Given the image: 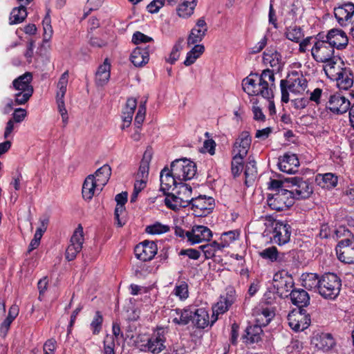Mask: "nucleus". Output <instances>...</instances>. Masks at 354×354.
<instances>
[{
  "instance_id": "1",
  "label": "nucleus",
  "mask_w": 354,
  "mask_h": 354,
  "mask_svg": "<svg viewBox=\"0 0 354 354\" xmlns=\"http://www.w3.org/2000/svg\"><path fill=\"white\" fill-rule=\"evenodd\" d=\"M274 75L269 69L263 70L261 75L250 74L242 81V88L248 95H261L263 98L272 99L274 86Z\"/></svg>"
},
{
  "instance_id": "2",
  "label": "nucleus",
  "mask_w": 354,
  "mask_h": 354,
  "mask_svg": "<svg viewBox=\"0 0 354 354\" xmlns=\"http://www.w3.org/2000/svg\"><path fill=\"white\" fill-rule=\"evenodd\" d=\"M281 101L287 103L289 101L288 90L295 94H302L308 87V82L301 73L292 72L289 74L286 80L280 82Z\"/></svg>"
},
{
  "instance_id": "3",
  "label": "nucleus",
  "mask_w": 354,
  "mask_h": 354,
  "mask_svg": "<svg viewBox=\"0 0 354 354\" xmlns=\"http://www.w3.org/2000/svg\"><path fill=\"white\" fill-rule=\"evenodd\" d=\"M32 80V74L29 72H26L14 80L12 86L16 91L14 95L15 104H24L32 96L33 93V87L31 85Z\"/></svg>"
},
{
  "instance_id": "4",
  "label": "nucleus",
  "mask_w": 354,
  "mask_h": 354,
  "mask_svg": "<svg viewBox=\"0 0 354 354\" xmlns=\"http://www.w3.org/2000/svg\"><path fill=\"white\" fill-rule=\"evenodd\" d=\"M326 74L335 79L340 89L347 90L353 84V75L349 68H342L337 62H330L324 65Z\"/></svg>"
},
{
  "instance_id": "5",
  "label": "nucleus",
  "mask_w": 354,
  "mask_h": 354,
  "mask_svg": "<svg viewBox=\"0 0 354 354\" xmlns=\"http://www.w3.org/2000/svg\"><path fill=\"white\" fill-rule=\"evenodd\" d=\"M318 292L325 299H334L339 294L342 283L334 273H326L320 278Z\"/></svg>"
},
{
  "instance_id": "6",
  "label": "nucleus",
  "mask_w": 354,
  "mask_h": 354,
  "mask_svg": "<svg viewBox=\"0 0 354 354\" xmlns=\"http://www.w3.org/2000/svg\"><path fill=\"white\" fill-rule=\"evenodd\" d=\"M68 77V71H66L62 74L57 84V91L55 95L57 111L62 117V120L64 127L66 126L68 123V115L66 109L64 101V96L67 91Z\"/></svg>"
},
{
  "instance_id": "7",
  "label": "nucleus",
  "mask_w": 354,
  "mask_h": 354,
  "mask_svg": "<svg viewBox=\"0 0 354 354\" xmlns=\"http://www.w3.org/2000/svg\"><path fill=\"white\" fill-rule=\"evenodd\" d=\"M172 174L180 183L192 179L196 173V165L194 162L186 159H177L171 165Z\"/></svg>"
},
{
  "instance_id": "8",
  "label": "nucleus",
  "mask_w": 354,
  "mask_h": 354,
  "mask_svg": "<svg viewBox=\"0 0 354 354\" xmlns=\"http://www.w3.org/2000/svg\"><path fill=\"white\" fill-rule=\"evenodd\" d=\"M315 40L314 45L311 48V55L315 60L318 62L325 63V65L330 62H335L333 59L334 50L326 39L319 38L318 34Z\"/></svg>"
},
{
  "instance_id": "9",
  "label": "nucleus",
  "mask_w": 354,
  "mask_h": 354,
  "mask_svg": "<svg viewBox=\"0 0 354 354\" xmlns=\"http://www.w3.org/2000/svg\"><path fill=\"white\" fill-rule=\"evenodd\" d=\"M286 187L295 199L308 198L313 194V189L311 184L299 177H290L286 178Z\"/></svg>"
},
{
  "instance_id": "10",
  "label": "nucleus",
  "mask_w": 354,
  "mask_h": 354,
  "mask_svg": "<svg viewBox=\"0 0 354 354\" xmlns=\"http://www.w3.org/2000/svg\"><path fill=\"white\" fill-rule=\"evenodd\" d=\"M267 201L268 205L277 211H283L295 203L294 196L288 189L269 194Z\"/></svg>"
},
{
  "instance_id": "11",
  "label": "nucleus",
  "mask_w": 354,
  "mask_h": 354,
  "mask_svg": "<svg viewBox=\"0 0 354 354\" xmlns=\"http://www.w3.org/2000/svg\"><path fill=\"white\" fill-rule=\"evenodd\" d=\"M166 337L162 329L154 332L147 340L146 344L139 345L142 351H147L153 354H158L166 348Z\"/></svg>"
},
{
  "instance_id": "12",
  "label": "nucleus",
  "mask_w": 354,
  "mask_h": 354,
  "mask_svg": "<svg viewBox=\"0 0 354 354\" xmlns=\"http://www.w3.org/2000/svg\"><path fill=\"white\" fill-rule=\"evenodd\" d=\"M271 239L279 245L289 242L291 235V227L284 221L274 220L272 223Z\"/></svg>"
},
{
  "instance_id": "13",
  "label": "nucleus",
  "mask_w": 354,
  "mask_h": 354,
  "mask_svg": "<svg viewBox=\"0 0 354 354\" xmlns=\"http://www.w3.org/2000/svg\"><path fill=\"white\" fill-rule=\"evenodd\" d=\"M191 208L195 216H206L214 208V199L210 196H199L194 198L191 203Z\"/></svg>"
},
{
  "instance_id": "14",
  "label": "nucleus",
  "mask_w": 354,
  "mask_h": 354,
  "mask_svg": "<svg viewBox=\"0 0 354 354\" xmlns=\"http://www.w3.org/2000/svg\"><path fill=\"white\" fill-rule=\"evenodd\" d=\"M288 321L290 327L296 332L305 330L310 324V316L306 314L304 309H299L290 313L288 315Z\"/></svg>"
},
{
  "instance_id": "15",
  "label": "nucleus",
  "mask_w": 354,
  "mask_h": 354,
  "mask_svg": "<svg viewBox=\"0 0 354 354\" xmlns=\"http://www.w3.org/2000/svg\"><path fill=\"white\" fill-rule=\"evenodd\" d=\"M319 38L326 39L330 46L334 50L345 48L348 42V37L346 32L339 29H331L326 35L324 33H319Z\"/></svg>"
},
{
  "instance_id": "16",
  "label": "nucleus",
  "mask_w": 354,
  "mask_h": 354,
  "mask_svg": "<svg viewBox=\"0 0 354 354\" xmlns=\"http://www.w3.org/2000/svg\"><path fill=\"white\" fill-rule=\"evenodd\" d=\"M84 243L83 228L81 225L74 231L68 246L66 250V259L68 261L74 260L77 254L82 250Z\"/></svg>"
},
{
  "instance_id": "17",
  "label": "nucleus",
  "mask_w": 354,
  "mask_h": 354,
  "mask_svg": "<svg viewBox=\"0 0 354 354\" xmlns=\"http://www.w3.org/2000/svg\"><path fill=\"white\" fill-rule=\"evenodd\" d=\"M213 236L212 230L205 225H194L187 234V241L193 245L204 241H209Z\"/></svg>"
},
{
  "instance_id": "18",
  "label": "nucleus",
  "mask_w": 354,
  "mask_h": 354,
  "mask_svg": "<svg viewBox=\"0 0 354 354\" xmlns=\"http://www.w3.org/2000/svg\"><path fill=\"white\" fill-rule=\"evenodd\" d=\"M350 106L349 100L339 93L331 95L326 104L328 110L337 115L345 113Z\"/></svg>"
},
{
  "instance_id": "19",
  "label": "nucleus",
  "mask_w": 354,
  "mask_h": 354,
  "mask_svg": "<svg viewBox=\"0 0 354 354\" xmlns=\"http://www.w3.org/2000/svg\"><path fill=\"white\" fill-rule=\"evenodd\" d=\"M339 261L345 263H354V241L349 239L342 240L336 247Z\"/></svg>"
},
{
  "instance_id": "20",
  "label": "nucleus",
  "mask_w": 354,
  "mask_h": 354,
  "mask_svg": "<svg viewBox=\"0 0 354 354\" xmlns=\"http://www.w3.org/2000/svg\"><path fill=\"white\" fill-rule=\"evenodd\" d=\"M158 251L157 245L153 241H145L135 247L134 252L137 259L142 261H151Z\"/></svg>"
},
{
  "instance_id": "21",
  "label": "nucleus",
  "mask_w": 354,
  "mask_h": 354,
  "mask_svg": "<svg viewBox=\"0 0 354 354\" xmlns=\"http://www.w3.org/2000/svg\"><path fill=\"white\" fill-rule=\"evenodd\" d=\"M234 301V291L231 290L225 296H221L219 301L212 308V324H214L219 315L225 313Z\"/></svg>"
},
{
  "instance_id": "22",
  "label": "nucleus",
  "mask_w": 354,
  "mask_h": 354,
  "mask_svg": "<svg viewBox=\"0 0 354 354\" xmlns=\"http://www.w3.org/2000/svg\"><path fill=\"white\" fill-rule=\"evenodd\" d=\"M278 167L280 171L292 174L297 172L299 167V161L294 153H285L279 158Z\"/></svg>"
},
{
  "instance_id": "23",
  "label": "nucleus",
  "mask_w": 354,
  "mask_h": 354,
  "mask_svg": "<svg viewBox=\"0 0 354 354\" xmlns=\"http://www.w3.org/2000/svg\"><path fill=\"white\" fill-rule=\"evenodd\" d=\"M207 31V26L203 18H200L196 21V26L191 30L187 37L188 46L199 44L204 38Z\"/></svg>"
},
{
  "instance_id": "24",
  "label": "nucleus",
  "mask_w": 354,
  "mask_h": 354,
  "mask_svg": "<svg viewBox=\"0 0 354 354\" xmlns=\"http://www.w3.org/2000/svg\"><path fill=\"white\" fill-rule=\"evenodd\" d=\"M274 286L277 288L278 293L281 297H287L289 292H291L294 285L293 279L286 274L283 276L282 273L278 272L274 275Z\"/></svg>"
},
{
  "instance_id": "25",
  "label": "nucleus",
  "mask_w": 354,
  "mask_h": 354,
  "mask_svg": "<svg viewBox=\"0 0 354 354\" xmlns=\"http://www.w3.org/2000/svg\"><path fill=\"white\" fill-rule=\"evenodd\" d=\"M274 315V311L269 307L260 306L253 311L257 330L261 331L262 326H267Z\"/></svg>"
},
{
  "instance_id": "26",
  "label": "nucleus",
  "mask_w": 354,
  "mask_h": 354,
  "mask_svg": "<svg viewBox=\"0 0 354 354\" xmlns=\"http://www.w3.org/2000/svg\"><path fill=\"white\" fill-rule=\"evenodd\" d=\"M160 190L166 194L167 192L171 190L174 192L180 183L179 180L175 178L172 174V169L164 168L160 174Z\"/></svg>"
},
{
  "instance_id": "27",
  "label": "nucleus",
  "mask_w": 354,
  "mask_h": 354,
  "mask_svg": "<svg viewBox=\"0 0 354 354\" xmlns=\"http://www.w3.org/2000/svg\"><path fill=\"white\" fill-rule=\"evenodd\" d=\"M334 15L340 26H346L354 15V3L346 2L335 8Z\"/></svg>"
},
{
  "instance_id": "28",
  "label": "nucleus",
  "mask_w": 354,
  "mask_h": 354,
  "mask_svg": "<svg viewBox=\"0 0 354 354\" xmlns=\"http://www.w3.org/2000/svg\"><path fill=\"white\" fill-rule=\"evenodd\" d=\"M192 319L193 324L198 328H205L212 326V317L209 318L208 310L205 308L192 307Z\"/></svg>"
},
{
  "instance_id": "29",
  "label": "nucleus",
  "mask_w": 354,
  "mask_h": 354,
  "mask_svg": "<svg viewBox=\"0 0 354 354\" xmlns=\"http://www.w3.org/2000/svg\"><path fill=\"white\" fill-rule=\"evenodd\" d=\"M252 142L251 136L248 131H243L236 138L233 148L234 154L245 157L250 148Z\"/></svg>"
},
{
  "instance_id": "30",
  "label": "nucleus",
  "mask_w": 354,
  "mask_h": 354,
  "mask_svg": "<svg viewBox=\"0 0 354 354\" xmlns=\"http://www.w3.org/2000/svg\"><path fill=\"white\" fill-rule=\"evenodd\" d=\"M192 307H188L183 309L176 308L171 310L170 319L171 322L178 325H186L192 319Z\"/></svg>"
},
{
  "instance_id": "31",
  "label": "nucleus",
  "mask_w": 354,
  "mask_h": 354,
  "mask_svg": "<svg viewBox=\"0 0 354 354\" xmlns=\"http://www.w3.org/2000/svg\"><path fill=\"white\" fill-rule=\"evenodd\" d=\"M98 183L94 175L88 176L84 180L82 186V196L85 200L90 201L95 194L100 193L102 189H98Z\"/></svg>"
},
{
  "instance_id": "32",
  "label": "nucleus",
  "mask_w": 354,
  "mask_h": 354,
  "mask_svg": "<svg viewBox=\"0 0 354 354\" xmlns=\"http://www.w3.org/2000/svg\"><path fill=\"white\" fill-rule=\"evenodd\" d=\"M111 76V62L106 58L104 62L100 64L95 73V83L97 86H102L109 80Z\"/></svg>"
},
{
  "instance_id": "33",
  "label": "nucleus",
  "mask_w": 354,
  "mask_h": 354,
  "mask_svg": "<svg viewBox=\"0 0 354 354\" xmlns=\"http://www.w3.org/2000/svg\"><path fill=\"white\" fill-rule=\"evenodd\" d=\"M130 59L136 67H140L148 63L149 53L148 48H136L131 53Z\"/></svg>"
},
{
  "instance_id": "34",
  "label": "nucleus",
  "mask_w": 354,
  "mask_h": 354,
  "mask_svg": "<svg viewBox=\"0 0 354 354\" xmlns=\"http://www.w3.org/2000/svg\"><path fill=\"white\" fill-rule=\"evenodd\" d=\"M292 303L299 309L307 306L310 304V297L308 292L303 289H294L290 293Z\"/></svg>"
},
{
  "instance_id": "35",
  "label": "nucleus",
  "mask_w": 354,
  "mask_h": 354,
  "mask_svg": "<svg viewBox=\"0 0 354 354\" xmlns=\"http://www.w3.org/2000/svg\"><path fill=\"white\" fill-rule=\"evenodd\" d=\"M313 344L319 350L328 351L335 345V341L333 336L330 333H322L315 336L313 341Z\"/></svg>"
},
{
  "instance_id": "36",
  "label": "nucleus",
  "mask_w": 354,
  "mask_h": 354,
  "mask_svg": "<svg viewBox=\"0 0 354 354\" xmlns=\"http://www.w3.org/2000/svg\"><path fill=\"white\" fill-rule=\"evenodd\" d=\"M174 192L187 207L191 205L194 198L192 196V187L186 183H180L175 188Z\"/></svg>"
},
{
  "instance_id": "37",
  "label": "nucleus",
  "mask_w": 354,
  "mask_h": 354,
  "mask_svg": "<svg viewBox=\"0 0 354 354\" xmlns=\"http://www.w3.org/2000/svg\"><path fill=\"white\" fill-rule=\"evenodd\" d=\"M280 54L273 49H267L263 55V62L265 65L269 66L275 70L280 68Z\"/></svg>"
},
{
  "instance_id": "38",
  "label": "nucleus",
  "mask_w": 354,
  "mask_h": 354,
  "mask_svg": "<svg viewBox=\"0 0 354 354\" xmlns=\"http://www.w3.org/2000/svg\"><path fill=\"white\" fill-rule=\"evenodd\" d=\"M152 158V151L147 149L142 156L140 165L136 176V178L145 179L147 180L149 169V164Z\"/></svg>"
},
{
  "instance_id": "39",
  "label": "nucleus",
  "mask_w": 354,
  "mask_h": 354,
  "mask_svg": "<svg viewBox=\"0 0 354 354\" xmlns=\"http://www.w3.org/2000/svg\"><path fill=\"white\" fill-rule=\"evenodd\" d=\"M93 175L95 176L97 183H98V189H102L108 183L111 175V167L106 164L104 165L99 168Z\"/></svg>"
},
{
  "instance_id": "40",
  "label": "nucleus",
  "mask_w": 354,
  "mask_h": 354,
  "mask_svg": "<svg viewBox=\"0 0 354 354\" xmlns=\"http://www.w3.org/2000/svg\"><path fill=\"white\" fill-rule=\"evenodd\" d=\"M137 106L136 100L134 98H129L127 101L126 106L122 112L123 125L122 129L129 127L132 121L133 115Z\"/></svg>"
},
{
  "instance_id": "41",
  "label": "nucleus",
  "mask_w": 354,
  "mask_h": 354,
  "mask_svg": "<svg viewBox=\"0 0 354 354\" xmlns=\"http://www.w3.org/2000/svg\"><path fill=\"white\" fill-rule=\"evenodd\" d=\"M196 0H183L177 8V14L180 17L187 18L193 13L196 6Z\"/></svg>"
},
{
  "instance_id": "42",
  "label": "nucleus",
  "mask_w": 354,
  "mask_h": 354,
  "mask_svg": "<svg viewBox=\"0 0 354 354\" xmlns=\"http://www.w3.org/2000/svg\"><path fill=\"white\" fill-rule=\"evenodd\" d=\"M28 13L24 6L20 5L14 8L10 15L9 24L14 25L22 23L27 17Z\"/></svg>"
},
{
  "instance_id": "43",
  "label": "nucleus",
  "mask_w": 354,
  "mask_h": 354,
  "mask_svg": "<svg viewBox=\"0 0 354 354\" xmlns=\"http://www.w3.org/2000/svg\"><path fill=\"white\" fill-rule=\"evenodd\" d=\"M301 285L308 290L319 289L320 279L315 273H304L301 277Z\"/></svg>"
},
{
  "instance_id": "44",
  "label": "nucleus",
  "mask_w": 354,
  "mask_h": 354,
  "mask_svg": "<svg viewBox=\"0 0 354 354\" xmlns=\"http://www.w3.org/2000/svg\"><path fill=\"white\" fill-rule=\"evenodd\" d=\"M204 51L205 47L203 44H196L189 52H187L183 64L186 66H191L201 56Z\"/></svg>"
},
{
  "instance_id": "45",
  "label": "nucleus",
  "mask_w": 354,
  "mask_h": 354,
  "mask_svg": "<svg viewBox=\"0 0 354 354\" xmlns=\"http://www.w3.org/2000/svg\"><path fill=\"white\" fill-rule=\"evenodd\" d=\"M171 295L181 301H185L189 296L188 283L185 281H178L171 292Z\"/></svg>"
},
{
  "instance_id": "46",
  "label": "nucleus",
  "mask_w": 354,
  "mask_h": 354,
  "mask_svg": "<svg viewBox=\"0 0 354 354\" xmlns=\"http://www.w3.org/2000/svg\"><path fill=\"white\" fill-rule=\"evenodd\" d=\"M166 197L165 198V203L166 206L173 210H178L180 207H187L183 202L180 200V197L178 196L176 193L172 192L170 194L166 193Z\"/></svg>"
},
{
  "instance_id": "47",
  "label": "nucleus",
  "mask_w": 354,
  "mask_h": 354,
  "mask_svg": "<svg viewBox=\"0 0 354 354\" xmlns=\"http://www.w3.org/2000/svg\"><path fill=\"white\" fill-rule=\"evenodd\" d=\"M257 174L256 162L254 160H250L247 162L244 170L245 184L247 186H250L255 180Z\"/></svg>"
},
{
  "instance_id": "48",
  "label": "nucleus",
  "mask_w": 354,
  "mask_h": 354,
  "mask_svg": "<svg viewBox=\"0 0 354 354\" xmlns=\"http://www.w3.org/2000/svg\"><path fill=\"white\" fill-rule=\"evenodd\" d=\"M199 249L202 250L206 259L213 258L217 251H221L223 250V248H221L220 243L217 241H212L210 243L202 245L199 246Z\"/></svg>"
},
{
  "instance_id": "49",
  "label": "nucleus",
  "mask_w": 354,
  "mask_h": 354,
  "mask_svg": "<svg viewBox=\"0 0 354 354\" xmlns=\"http://www.w3.org/2000/svg\"><path fill=\"white\" fill-rule=\"evenodd\" d=\"M319 184L324 188L330 189L336 186L337 183V177L332 173H326L319 175L317 178Z\"/></svg>"
},
{
  "instance_id": "50",
  "label": "nucleus",
  "mask_w": 354,
  "mask_h": 354,
  "mask_svg": "<svg viewBox=\"0 0 354 354\" xmlns=\"http://www.w3.org/2000/svg\"><path fill=\"white\" fill-rule=\"evenodd\" d=\"M286 37L293 42L299 43L304 37V34L303 30L297 26H290L286 28L285 32Z\"/></svg>"
},
{
  "instance_id": "51",
  "label": "nucleus",
  "mask_w": 354,
  "mask_h": 354,
  "mask_svg": "<svg viewBox=\"0 0 354 354\" xmlns=\"http://www.w3.org/2000/svg\"><path fill=\"white\" fill-rule=\"evenodd\" d=\"M183 42L184 39L179 38L175 43L169 56L165 59L167 63L174 64L179 59Z\"/></svg>"
},
{
  "instance_id": "52",
  "label": "nucleus",
  "mask_w": 354,
  "mask_h": 354,
  "mask_svg": "<svg viewBox=\"0 0 354 354\" xmlns=\"http://www.w3.org/2000/svg\"><path fill=\"white\" fill-rule=\"evenodd\" d=\"M239 237V232L237 230H232L223 232L221 236V248L223 249L228 247L232 243Z\"/></svg>"
},
{
  "instance_id": "53",
  "label": "nucleus",
  "mask_w": 354,
  "mask_h": 354,
  "mask_svg": "<svg viewBox=\"0 0 354 354\" xmlns=\"http://www.w3.org/2000/svg\"><path fill=\"white\" fill-rule=\"evenodd\" d=\"M169 230L170 227L169 225L162 224L160 222H155L151 225H147L145 232L149 234L156 235L167 233Z\"/></svg>"
},
{
  "instance_id": "54",
  "label": "nucleus",
  "mask_w": 354,
  "mask_h": 354,
  "mask_svg": "<svg viewBox=\"0 0 354 354\" xmlns=\"http://www.w3.org/2000/svg\"><path fill=\"white\" fill-rule=\"evenodd\" d=\"M259 256L270 262L277 261L279 257V252L276 247L270 246L263 249L259 252Z\"/></svg>"
},
{
  "instance_id": "55",
  "label": "nucleus",
  "mask_w": 354,
  "mask_h": 354,
  "mask_svg": "<svg viewBox=\"0 0 354 354\" xmlns=\"http://www.w3.org/2000/svg\"><path fill=\"white\" fill-rule=\"evenodd\" d=\"M245 157L234 154L232 160V172L234 176H239L243 169V159Z\"/></svg>"
},
{
  "instance_id": "56",
  "label": "nucleus",
  "mask_w": 354,
  "mask_h": 354,
  "mask_svg": "<svg viewBox=\"0 0 354 354\" xmlns=\"http://www.w3.org/2000/svg\"><path fill=\"white\" fill-rule=\"evenodd\" d=\"M103 317L100 311H96L90 324V328L93 335H97L102 330Z\"/></svg>"
},
{
  "instance_id": "57",
  "label": "nucleus",
  "mask_w": 354,
  "mask_h": 354,
  "mask_svg": "<svg viewBox=\"0 0 354 354\" xmlns=\"http://www.w3.org/2000/svg\"><path fill=\"white\" fill-rule=\"evenodd\" d=\"M50 11L48 10L46 17L43 19L42 24L44 28V41H48L53 35V28L50 25Z\"/></svg>"
},
{
  "instance_id": "58",
  "label": "nucleus",
  "mask_w": 354,
  "mask_h": 354,
  "mask_svg": "<svg viewBox=\"0 0 354 354\" xmlns=\"http://www.w3.org/2000/svg\"><path fill=\"white\" fill-rule=\"evenodd\" d=\"M147 185V180L145 179L136 178L134 183V187L133 193L131 196V203H134L137 200L139 193L143 190Z\"/></svg>"
},
{
  "instance_id": "59",
  "label": "nucleus",
  "mask_w": 354,
  "mask_h": 354,
  "mask_svg": "<svg viewBox=\"0 0 354 354\" xmlns=\"http://www.w3.org/2000/svg\"><path fill=\"white\" fill-rule=\"evenodd\" d=\"M146 114V101L141 103L139 106L138 112L135 118V125L138 129H140V127L144 122Z\"/></svg>"
},
{
  "instance_id": "60",
  "label": "nucleus",
  "mask_w": 354,
  "mask_h": 354,
  "mask_svg": "<svg viewBox=\"0 0 354 354\" xmlns=\"http://www.w3.org/2000/svg\"><path fill=\"white\" fill-rule=\"evenodd\" d=\"M285 183H287L286 179L284 181H282L281 180L270 178L268 183V189L274 192V193L279 192L280 190H286L288 187L284 185Z\"/></svg>"
},
{
  "instance_id": "61",
  "label": "nucleus",
  "mask_w": 354,
  "mask_h": 354,
  "mask_svg": "<svg viewBox=\"0 0 354 354\" xmlns=\"http://www.w3.org/2000/svg\"><path fill=\"white\" fill-rule=\"evenodd\" d=\"M27 116V111L22 108H17L14 110L12 113V120L14 122L20 123L24 120Z\"/></svg>"
},
{
  "instance_id": "62",
  "label": "nucleus",
  "mask_w": 354,
  "mask_h": 354,
  "mask_svg": "<svg viewBox=\"0 0 354 354\" xmlns=\"http://www.w3.org/2000/svg\"><path fill=\"white\" fill-rule=\"evenodd\" d=\"M153 39L147 35H145V34L140 32H136L132 37V41L136 44H141V43H148L149 41H151Z\"/></svg>"
},
{
  "instance_id": "63",
  "label": "nucleus",
  "mask_w": 354,
  "mask_h": 354,
  "mask_svg": "<svg viewBox=\"0 0 354 354\" xmlns=\"http://www.w3.org/2000/svg\"><path fill=\"white\" fill-rule=\"evenodd\" d=\"M165 0H153L147 7L150 13H156L164 6Z\"/></svg>"
},
{
  "instance_id": "64",
  "label": "nucleus",
  "mask_w": 354,
  "mask_h": 354,
  "mask_svg": "<svg viewBox=\"0 0 354 354\" xmlns=\"http://www.w3.org/2000/svg\"><path fill=\"white\" fill-rule=\"evenodd\" d=\"M322 93V89L319 88H316L310 93L309 99L310 101L315 102L316 104L318 105L321 104Z\"/></svg>"
}]
</instances>
